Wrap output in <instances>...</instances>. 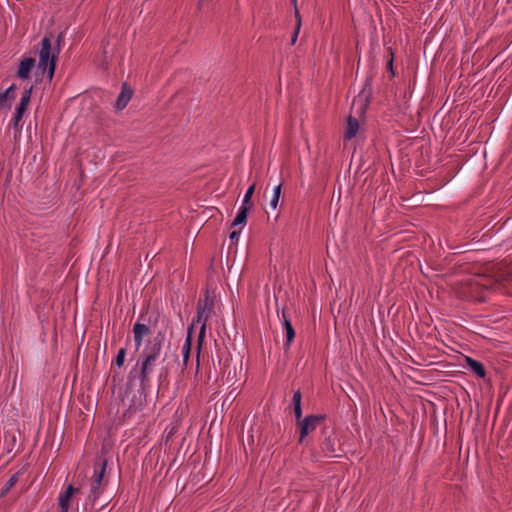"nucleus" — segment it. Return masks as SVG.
I'll list each match as a JSON object with an SVG mask.
<instances>
[{"instance_id":"15","label":"nucleus","mask_w":512,"mask_h":512,"mask_svg":"<svg viewBox=\"0 0 512 512\" xmlns=\"http://www.w3.org/2000/svg\"><path fill=\"white\" fill-rule=\"evenodd\" d=\"M75 492L74 487L70 484L67 486L64 493H61L58 497V504L60 509H68L70 507V499Z\"/></svg>"},{"instance_id":"31","label":"nucleus","mask_w":512,"mask_h":512,"mask_svg":"<svg viewBox=\"0 0 512 512\" xmlns=\"http://www.w3.org/2000/svg\"><path fill=\"white\" fill-rule=\"evenodd\" d=\"M136 371V368H134L132 371H130L129 379L132 377L133 372Z\"/></svg>"},{"instance_id":"28","label":"nucleus","mask_w":512,"mask_h":512,"mask_svg":"<svg viewBox=\"0 0 512 512\" xmlns=\"http://www.w3.org/2000/svg\"><path fill=\"white\" fill-rule=\"evenodd\" d=\"M240 230H234L230 233L229 238L231 243L236 244L239 240Z\"/></svg>"},{"instance_id":"2","label":"nucleus","mask_w":512,"mask_h":512,"mask_svg":"<svg viewBox=\"0 0 512 512\" xmlns=\"http://www.w3.org/2000/svg\"><path fill=\"white\" fill-rule=\"evenodd\" d=\"M62 40V33L57 37V45L53 49L51 39L45 36L41 40V48L39 51L38 69L41 70L42 74H46L47 78L51 81L53 79L58 54L60 51V42Z\"/></svg>"},{"instance_id":"20","label":"nucleus","mask_w":512,"mask_h":512,"mask_svg":"<svg viewBox=\"0 0 512 512\" xmlns=\"http://www.w3.org/2000/svg\"><path fill=\"white\" fill-rule=\"evenodd\" d=\"M254 191H255V183L250 185L248 187V189L246 190V192L244 194V197H243V200H242V204H241L240 207H247L249 210L252 209L253 203L251 201V198H252V195H253Z\"/></svg>"},{"instance_id":"1","label":"nucleus","mask_w":512,"mask_h":512,"mask_svg":"<svg viewBox=\"0 0 512 512\" xmlns=\"http://www.w3.org/2000/svg\"><path fill=\"white\" fill-rule=\"evenodd\" d=\"M164 341L165 335L162 332H158L145 342L140 351L136 366L139 367L138 378L142 393H145L150 388L151 374L160 358Z\"/></svg>"},{"instance_id":"25","label":"nucleus","mask_w":512,"mask_h":512,"mask_svg":"<svg viewBox=\"0 0 512 512\" xmlns=\"http://www.w3.org/2000/svg\"><path fill=\"white\" fill-rule=\"evenodd\" d=\"M388 51H389V54H390V59L387 61V70L390 72L391 74V77H394L395 76V70H394V67H393V62H394V52H393V49L391 47L388 48Z\"/></svg>"},{"instance_id":"18","label":"nucleus","mask_w":512,"mask_h":512,"mask_svg":"<svg viewBox=\"0 0 512 512\" xmlns=\"http://www.w3.org/2000/svg\"><path fill=\"white\" fill-rule=\"evenodd\" d=\"M32 91H33V86L32 85L29 88H25L24 89V91L22 93V96H21V99H20V102H19V104L17 105L16 108L24 110V111L27 110L28 104H29L30 99H31Z\"/></svg>"},{"instance_id":"16","label":"nucleus","mask_w":512,"mask_h":512,"mask_svg":"<svg viewBox=\"0 0 512 512\" xmlns=\"http://www.w3.org/2000/svg\"><path fill=\"white\" fill-rule=\"evenodd\" d=\"M302 394L299 390L295 391L292 397V405L295 415V420L300 421L302 418V407H301Z\"/></svg>"},{"instance_id":"32","label":"nucleus","mask_w":512,"mask_h":512,"mask_svg":"<svg viewBox=\"0 0 512 512\" xmlns=\"http://www.w3.org/2000/svg\"><path fill=\"white\" fill-rule=\"evenodd\" d=\"M61 512H68V509H61Z\"/></svg>"},{"instance_id":"29","label":"nucleus","mask_w":512,"mask_h":512,"mask_svg":"<svg viewBox=\"0 0 512 512\" xmlns=\"http://www.w3.org/2000/svg\"><path fill=\"white\" fill-rule=\"evenodd\" d=\"M168 374V367H163L161 372H160V375L159 377L162 378L163 376H166Z\"/></svg>"},{"instance_id":"23","label":"nucleus","mask_w":512,"mask_h":512,"mask_svg":"<svg viewBox=\"0 0 512 512\" xmlns=\"http://www.w3.org/2000/svg\"><path fill=\"white\" fill-rule=\"evenodd\" d=\"M25 111L16 108L13 119L11 120L10 126H12L15 130L19 129V123L24 115Z\"/></svg>"},{"instance_id":"17","label":"nucleus","mask_w":512,"mask_h":512,"mask_svg":"<svg viewBox=\"0 0 512 512\" xmlns=\"http://www.w3.org/2000/svg\"><path fill=\"white\" fill-rule=\"evenodd\" d=\"M32 91H33V86L32 85L29 88H25L24 89V91L22 93V96H21V99H20V102H19V104L17 105L16 108L24 110V111L27 110L28 104H29L30 99H31Z\"/></svg>"},{"instance_id":"26","label":"nucleus","mask_w":512,"mask_h":512,"mask_svg":"<svg viewBox=\"0 0 512 512\" xmlns=\"http://www.w3.org/2000/svg\"><path fill=\"white\" fill-rule=\"evenodd\" d=\"M142 406V399L141 397L137 401L135 398L132 399V403L129 405L128 411L137 410Z\"/></svg>"},{"instance_id":"27","label":"nucleus","mask_w":512,"mask_h":512,"mask_svg":"<svg viewBox=\"0 0 512 512\" xmlns=\"http://www.w3.org/2000/svg\"><path fill=\"white\" fill-rule=\"evenodd\" d=\"M299 31H300V20L298 21V23H296L295 30L291 36V41H290L291 45H294L296 43Z\"/></svg>"},{"instance_id":"21","label":"nucleus","mask_w":512,"mask_h":512,"mask_svg":"<svg viewBox=\"0 0 512 512\" xmlns=\"http://www.w3.org/2000/svg\"><path fill=\"white\" fill-rule=\"evenodd\" d=\"M18 482V473L13 474L9 480L7 481L6 485L0 490V497H4L9 490L15 486V484Z\"/></svg>"},{"instance_id":"30","label":"nucleus","mask_w":512,"mask_h":512,"mask_svg":"<svg viewBox=\"0 0 512 512\" xmlns=\"http://www.w3.org/2000/svg\"><path fill=\"white\" fill-rule=\"evenodd\" d=\"M295 17H296L297 22L299 21V19L301 20L300 13L297 9H295Z\"/></svg>"},{"instance_id":"7","label":"nucleus","mask_w":512,"mask_h":512,"mask_svg":"<svg viewBox=\"0 0 512 512\" xmlns=\"http://www.w3.org/2000/svg\"><path fill=\"white\" fill-rule=\"evenodd\" d=\"M278 317L280 318L282 328L285 331L286 334V341L284 342V348L288 349L291 346V343L293 342L295 338V330L292 326L291 320L288 317L285 308H282L281 315L279 313V310H277Z\"/></svg>"},{"instance_id":"8","label":"nucleus","mask_w":512,"mask_h":512,"mask_svg":"<svg viewBox=\"0 0 512 512\" xmlns=\"http://www.w3.org/2000/svg\"><path fill=\"white\" fill-rule=\"evenodd\" d=\"M151 334V329L148 325L136 322L133 326V337L136 350H139L143 345L145 337Z\"/></svg>"},{"instance_id":"14","label":"nucleus","mask_w":512,"mask_h":512,"mask_svg":"<svg viewBox=\"0 0 512 512\" xmlns=\"http://www.w3.org/2000/svg\"><path fill=\"white\" fill-rule=\"evenodd\" d=\"M466 363L470 370L479 378H484L486 376V369L480 361L471 357H466Z\"/></svg>"},{"instance_id":"24","label":"nucleus","mask_w":512,"mask_h":512,"mask_svg":"<svg viewBox=\"0 0 512 512\" xmlns=\"http://www.w3.org/2000/svg\"><path fill=\"white\" fill-rule=\"evenodd\" d=\"M125 355H126V349L120 348L116 355L115 361H114V363L117 367L120 368L124 364Z\"/></svg>"},{"instance_id":"11","label":"nucleus","mask_w":512,"mask_h":512,"mask_svg":"<svg viewBox=\"0 0 512 512\" xmlns=\"http://www.w3.org/2000/svg\"><path fill=\"white\" fill-rule=\"evenodd\" d=\"M359 130V122L358 120L352 116L349 115L346 121L345 131L343 135V139L345 141L353 139Z\"/></svg>"},{"instance_id":"9","label":"nucleus","mask_w":512,"mask_h":512,"mask_svg":"<svg viewBox=\"0 0 512 512\" xmlns=\"http://www.w3.org/2000/svg\"><path fill=\"white\" fill-rule=\"evenodd\" d=\"M36 60L32 57H25L20 61L17 77L21 80L28 79L30 77L31 70L35 67Z\"/></svg>"},{"instance_id":"4","label":"nucleus","mask_w":512,"mask_h":512,"mask_svg":"<svg viewBox=\"0 0 512 512\" xmlns=\"http://www.w3.org/2000/svg\"><path fill=\"white\" fill-rule=\"evenodd\" d=\"M107 467V460L105 458H98L94 463V473L90 480V493L88 499L93 503L102 494V483Z\"/></svg>"},{"instance_id":"3","label":"nucleus","mask_w":512,"mask_h":512,"mask_svg":"<svg viewBox=\"0 0 512 512\" xmlns=\"http://www.w3.org/2000/svg\"><path fill=\"white\" fill-rule=\"evenodd\" d=\"M215 297L211 295L209 290L205 291L204 298L199 299L197 303V315L193 319L192 327L195 323L201 324L198 335V348H197V364H199V356L201 352V344L205 338L207 321L214 314Z\"/></svg>"},{"instance_id":"19","label":"nucleus","mask_w":512,"mask_h":512,"mask_svg":"<svg viewBox=\"0 0 512 512\" xmlns=\"http://www.w3.org/2000/svg\"><path fill=\"white\" fill-rule=\"evenodd\" d=\"M249 211L250 210L247 207H240L231 226L235 227L238 225H244L247 221V216H248Z\"/></svg>"},{"instance_id":"5","label":"nucleus","mask_w":512,"mask_h":512,"mask_svg":"<svg viewBox=\"0 0 512 512\" xmlns=\"http://www.w3.org/2000/svg\"><path fill=\"white\" fill-rule=\"evenodd\" d=\"M325 420V414H312L296 421L299 427V443H304L307 436L320 427Z\"/></svg>"},{"instance_id":"6","label":"nucleus","mask_w":512,"mask_h":512,"mask_svg":"<svg viewBox=\"0 0 512 512\" xmlns=\"http://www.w3.org/2000/svg\"><path fill=\"white\" fill-rule=\"evenodd\" d=\"M321 451L327 457L338 456L337 439L333 436L332 430L329 427H323L321 429V435L319 438Z\"/></svg>"},{"instance_id":"22","label":"nucleus","mask_w":512,"mask_h":512,"mask_svg":"<svg viewBox=\"0 0 512 512\" xmlns=\"http://www.w3.org/2000/svg\"><path fill=\"white\" fill-rule=\"evenodd\" d=\"M281 188H282V184L279 183L273 189V195H272V198L270 200V207L272 209H276L277 206H278L279 198H280V195H281Z\"/></svg>"},{"instance_id":"12","label":"nucleus","mask_w":512,"mask_h":512,"mask_svg":"<svg viewBox=\"0 0 512 512\" xmlns=\"http://www.w3.org/2000/svg\"><path fill=\"white\" fill-rule=\"evenodd\" d=\"M16 85H10L5 91L0 93V109L10 108L11 102L15 99Z\"/></svg>"},{"instance_id":"13","label":"nucleus","mask_w":512,"mask_h":512,"mask_svg":"<svg viewBox=\"0 0 512 512\" xmlns=\"http://www.w3.org/2000/svg\"><path fill=\"white\" fill-rule=\"evenodd\" d=\"M191 346H192V326L188 328V335L185 339V342L182 346V357H183V369L187 367L189 358H190V352H191Z\"/></svg>"},{"instance_id":"10","label":"nucleus","mask_w":512,"mask_h":512,"mask_svg":"<svg viewBox=\"0 0 512 512\" xmlns=\"http://www.w3.org/2000/svg\"><path fill=\"white\" fill-rule=\"evenodd\" d=\"M133 95L132 89H130L126 83H123L122 90L120 94L118 95L114 107L116 110H123L131 100Z\"/></svg>"}]
</instances>
